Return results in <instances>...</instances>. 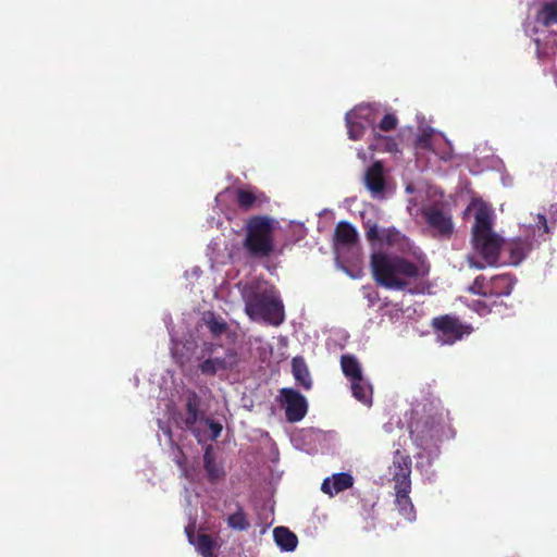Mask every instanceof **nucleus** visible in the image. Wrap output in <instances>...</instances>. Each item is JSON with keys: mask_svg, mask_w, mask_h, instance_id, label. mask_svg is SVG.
Wrapping results in <instances>:
<instances>
[{"mask_svg": "<svg viewBox=\"0 0 557 557\" xmlns=\"http://www.w3.org/2000/svg\"><path fill=\"white\" fill-rule=\"evenodd\" d=\"M371 270L374 281L382 287L391 290H407L414 294L412 282L428 275L429 269L418 267L414 262L384 252L371 255Z\"/></svg>", "mask_w": 557, "mask_h": 557, "instance_id": "nucleus-1", "label": "nucleus"}, {"mask_svg": "<svg viewBox=\"0 0 557 557\" xmlns=\"http://www.w3.org/2000/svg\"><path fill=\"white\" fill-rule=\"evenodd\" d=\"M447 416L448 412L445 413L440 398L428 399L421 414L410 424V437L413 443L422 449L435 446L444 434Z\"/></svg>", "mask_w": 557, "mask_h": 557, "instance_id": "nucleus-2", "label": "nucleus"}, {"mask_svg": "<svg viewBox=\"0 0 557 557\" xmlns=\"http://www.w3.org/2000/svg\"><path fill=\"white\" fill-rule=\"evenodd\" d=\"M275 225L276 221L269 215H253L247 220L243 246L249 257L265 259L274 252Z\"/></svg>", "mask_w": 557, "mask_h": 557, "instance_id": "nucleus-3", "label": "nucleus"}, {"mask_svg": "<svg viewBox=\"0 0 557 557\" xmlns=\"http://www.w3.org/2000/svg\"><path fill=\"white\" fill-rule=\"evenodd\" d=\"M492 226L491 212L486 208H479L472 227V246L490 267L498 263L500 249L504 248L503 238L493 232Z\"/></svg>", "mask_w": 557, "mask_h": 557, "instance_id": "nucleus-4", "label": "nucleus"}, {"mask_svg": "<svg viewBox=\"0 0 557 557\" xmlns=\"http://www.w3.org/2000/svg\"><path fill=\"white\" fill-rule=\"evenodd\" d=\"M245 312L255 319H262L269 324L278 326L285 319L284 306L272 290H252L244 296Z\"/></svg>", "mask_w": 557, "mask_h": 557, "instance_id": "nucleus-5", "label": "nucleus"}, {"mask_svg": "<svg viewBox=\"0 0 557 557\" xmlns=\"http://www.w3.org/2000/svg\"><path fill=\"white\" fill-rule=\"evenodd\" d=\"M218 345L213 343H205L202 347V358L208 356L198 364L199 371L203 375H215L219 371L233 370L239 362L238 354L235 349L228 348L224 357H212L218 349Z\"/></svg>", "mask_w": 557, "mask_h": 557, "instance_id": "nucleus-6", "label": "nucleus"}, {"mask_svg": "<svg viewBox=\"0 0 557 557\" xmlns=\"http://www.w3.org/2000/svg\"><path fill=\"white\" fill-rule=\"evenodd\" d=\"M431 325L438 341L445 345H453L473 331L471 325L462 323L459 318L451 314L435 317Z\"/></svg>", "mask_w": 557, "mask_h": 557, "instance_id": "nucleus-7", "label": "nucleus"}, {"mask_svg": "<svg viewBox=\"0 0 557 557\" xmlns=\"http://www.w3.org/2000/svg\"><path fill=\"white\" fill-rule=\"evenodd\" d=\"M277 400L284 409L285 418L288 422H298L302 420L308 412L306 397L294 388H281Z\"/></svg>", "mask_w": 557, "mask_h": 557, "instance_id": "nucleus-8", "label": "nucleus"}, {"mask_svg": "<svg viewBox=\"0 0 557 557\" xmlns=\"http://www.w3.org/2000/svg\"><path fill=\"white\" fill-rule=\"evenodd\" d=\"M422 216L433 234L449 238L454 232L451 215L440 206L432 205L422 209Z\"/></svg>", "mask_w": 557, "mask_h": 557, "instance_id": "nucleus-9", "label": "nucleus"}, {"mask_svg": "<svg viewBox=\"0 0 557 557\" xmlns=\"http://www.w3.org/2000/svg\"><path fill=\"white\" fill-rule=\"evenodd\" d=\"M363 183L372 198L383 199L386 191L385 169L382 161H374L364 172Z\"/></svg>", "mask_w": 557, "mask_h": 557, "instance_id": "nucleus-10", "label": "nucleus"}, {"mask_svg": "<svg viewBox=\"0 0 557 557\" xmlns=\"http://www.w3.org/2000/svg\"><path fill=\"white\" fill-rule=\"evenodd\" d=\"M201 399L195 391H188L185 398V416L183 418L184 426L193 432L195 437L201 442V432L196 428L198 421H202V412L200 410Z\"/></svg>", "mask_w": 557, "mask_h": 557, "instance_id": "nucleus-11", "label": "nucleus"}, {"mask_svg": "<svg viewBox=\"0 0 557 557\" xmlns=\"http://www.w3.org/2000/svg\"><path fill=\"white\" fill-rule=\"evenodd\" d=\"M411 466L412 460L408 454L399 449L394 453L391 466L393 481L395 483L394 488L411 487Z\"/></svg>", "mask_w": 557, "mask_h": 557, "instance_id": "nucleus-12", "label": "nucleus"}, {"mask_svg": "<svg viewBox=\"0 0 557 557\" xmlns=\"http://www.w3.org/2000/svg\"><path fill=\"white\" fill-rule=\"evenodd\" d=\"M533 236L517 237L504 243V250L509 253V263L518 265L533 249Z\"/></svg>", "mask_w": 557, "mask_h": 557, "instance_id": "nucleus-13", "label": "nucleus"}, {"mask_svg": "<svg viewBox=\"0 0 557 557\" xmlns=\"http://www.w3.org/2000/svg\"><path fill=\"white\" fill-rule=\"evenodd\" d=\"M358 232L349 222L341 221L337 223L334 232V244L337 252L342 249H352L358 246Z\"/></svg>", "mask_w": 557, "mask_h": 557, "instance_id": "nucleus-14", "label": "nucleus"}, {"mask_svg": "<svg viewBox=\"0 0 557 557\" xmlns=\"http://www.w3.org/2000/svg\"><path fill=\"white\" fill-rule=\"evenodd\" d=\"M354 485V478L351 474L346 472H339L333 474L331 478H326L321 485L323 493L334 496L343 491L350 488Z\"/></svg>", "mask_w": 557, "mask_h": 557, "instance_id": "nucleus-15", "label": "nucleus"}, {"mask_svg": "<svg viewBox=\"0 0 557 557\" xmlns=\"http://www.w3.org/2000/svg\"><path fill=\"white\" fill-rule=\"evenodd\" d=\"M395 490V503L398 512L408 521L416 520V509L409 496L411 487H399Z\"/></svg>", "mask_w": 557, "mask_h": 557, "instance_id": "nucleus-16", "label": "nucleus"}, {"mask_svg": "<svg viewBox=\"0 0 557 557\" xmlns=\"http://www.w3.org/2000/svg\"><path fill=\"white\" fill-rule=\"evenodd\" d=\"M515 280L509 274L495 275L488 280V297H502L511 294Z\"/></svg>", "mask_w": 557, "mask_h": 557, "instance_id": "nucleus-17", "label": "nucleus"}, {"mask_svg": "<svg viewBox=\"0 0 557 557\" xmlns=\"http://www.w3.org/2000/svg\"><path fill=\"white\" fill-rule=\"evenodd\" d=\"M203 468L207 472L208 481L212 484L219 482L225 475L223 467L218 465L215 461L213 448L211 445H208L205 449Z\"/></svg>", "mask_w": 557, "mask_h": 557, "instance_id": "nucleus-18", "label": "nucleus"}, {"mask_svg": "<svg viewBox=\"0 0 557 557\" xmlns=\"http://www.w3.org/2000/svg\"><path fill=\"white\" fill-rule=\"evenodd\" d=\"M265 200L267 198L261 191H253L252 189L247 188H238L236 190V203L244 211H248L257 203L261 205Z\"/></svg>", "mask_w": 557, "mask_h": 557, "instance_id": "nucleus-19", "label": "nucleus"}, {"mask_svg": "<svg viewBox=\"0 0 557 557\" xmlns=\"http://www.w3.org/2000/svg\"><path fill=\"white\" fill-rule=\"evenodd\" d=\"M292 372L295 381L306 391L312 387V380L302 357H294L292 360Z\"/></svg>", "mask_w": 557, "mask_h": 557, "instance_id": "nucleus-20", "label": "nucleus"}, {"mask_svg": "<svg viewBox=\"0 0 557 557\" xmlns=\"http://www.w3.org/2000/svg\"><path fill=\"white\" fill-rule=\"evenodd\" d=\"M273 536L276 545L285 552H293L296 549L298 539L295 533L285 527H276L273 530Z\"/></svg>", "mask_w": 557, "mask_h": 557, "instance_id": "nucleus-21", "label": "nucleus"}, {"mask_svg": "<svg viewBox=\"0 0 557 557\" xmlns=\"http://www.w3.org/2000/svg\"><path fill=\"white\" fill-rule=\"evenodd\" d=\"M351 382V392L352 396L364 405H371L372 403V386L370 383L363 377V375L359 376V379H354Z\"/></svg>", "mask_w": 557, "mask_h": 557, "instance_id": "nucleus-22", "label": "nucleus"}, {"mask_svg": "<svg viewBox=\"0 0 557 557\" xmlns=\"http://www.w3.org/2000/svg\"><path fill=\"white\" fill-rule=\"evenodd\" d=\"M202 320L213 337L221 336L228 329L226 321L222 317L216 315L212 311H207L203 314Z\"/></svg>", "mask_w": 557, "mask_h": 557, "instance_id": "nucleus-23", "label": "nucleus"}, {"mask_svg": "<svg viewBox=\"0 0 557 557\" xmlns=\"http://www.w3.org/2000/svg\"><path fill=\"white\" fill-rule=\"evenodd\" d=\"M341 367L343 373L349 381L359 379L362 375L360 363L352 355H343L341 357Z\"/></svg>", "mask_w": 557, "mask_h": 557, "instance_id": "nucleus-24", "label": "nucleus"}, {"mask_svg": "<svg viewBox=\"0 0 557 557\" xmlns=\"http://www.w3.org/2000/svg\"><path fill=\"white\" fill-rule=\"evenodd\" d=\"M536 22L545 27L557 24V2H546L536 14Z\"/></svg>", "mask_w": 557, "mask_h": 557, "instance_id": "nucleus-25", "label": "nucleus"}, {"mask_svg": "<svg viewBox=\"0 0 557 557\" xmlns=\"http://www.w3.org/2000/svg\"><path fill=\"white\" fill-rule=\"evenodd\" d=\"M405 235L395 227H388L380 231V238L376 244H385L392 247H398L405 240Z\"/></svg>", "mask_w": 557, "mask_h": 557, "instance_id": "nucleus-26", "label": "nucleus"}, {"mask_svg": "<svg viewBox=\"0 0 557 557\" xmlns=\"http://www.w3.org/2000/svg\"><path fill=\"white\" fill-rule=\"evenodd\" d=\"M196 546L197 552L202 557H211V555L214 553V550L218 548L216 542L212 539L211 535L200 533L197 536L196 543H194Z\"/></svg>", "mask_w": 557, "mask_h": 557, "instance_id": "nucleus-27", "label": "nucleus"}, {"mask_svg": "<svg viewBox=\"0 0 557 557\" xmlns=\"http://www.w3.org/2000/svg\"><path fill=\"white\" fill-rule=\"evenodd\" d=\"M227 525L236 531H246L250 528V522L244 509L238 506L237 510L227 517Z\"/></svg>", "mask_w": 557, "mask_h": 557, "instance_id": "nucleus-28", "label": "nucleus"}, {"mask_svg": "<svg viewBox=\"0 0 557 557\" xmlns=\"http://www.w3.org/2000/svg\"><path fill=\"white\" fill-rule=\"evenodd\" d=\"M468 290L473 295L488 297V280L484 275L476 276Z\"/></svg>", "mask_w": 557, "mask_h": 557, "instance_id": "nucleus-29", "label": "nucleus"}, {"mask_svg": "<svg viewBox=\"0 0 557 557\" xmlns=\"http://www.w3.org/2000/svg\"><path fill=\"white\" fill-rule=\"evenodd\" d=\"M434 131L432 128H426L422 131L414 139V146L419 149L423 150H433L432 147V137Z\"/></svg>", "mask_w": 557, "mask_h": 557, "instance_id": "nucleus-30", "label": "nucleus"}, {"mask_svg": "<svg viewBox=\"0 0 557 557\" xmlns=\"http://www.w3.org/2000/svg\"><path fill=\"white\" fill-rule=\"evenodd\" d=\"M348 136L351 140H359L364 134V126L360 122L351 121L350 115H346Z\"/></svg>", "mask_w": 557, "mask_h": 557, "instance_id": "nucleus-31", "label": "nucleus"}, {"mask_svg": "<svg viewBox=\"0 0 557 557\" xmlns=\"http://www.w3.org/2000/svg\"><path fill=\"white\" fill-rule=\"evenodd\" d=\"M363 228L366 230V237L371 245H375L380 238V228L376 222L368 219L363 220Z\"/></svg>", "mask_w": 557, "mask_h": 557, "instance_id": "nucleus-32", "label": "nucleus"}, {"mask_svg": "<svg viewBox=\"0 0 557 557\" xmlns=\"http://www.w3.org/2000/svg\"><path fill=\"white\" fill-rule=\"evenodd\" d=\"M398 125V119L394 113H387L380 121L377 127L383 132L394 131Z\"/></svg>", "mask_w": 557, "mask_h": 557, "instance_id": "nucleus-33", "label": "nucleus"}, {"mask_svg": "<svg viewBox=\"0 0 557 557\" xmlns=\"http://www.w3.org/2000/svg\"><path fill=\"white\" fill-rule=\"evenodd\" d=\"M202 421L206 422V424L208 425V428L210 429L211 431V440L212 441H216L220 435H221V432H222V424L220 422H216L212 419H209V418H203Z\"/></svg>", "mask_w": 557, "mask_h": 557, "instance_id": "nucleus-34", "label": "nucleus"}, {"mask_svg": "<svg viewBox=\"0 0 557 557\" xmlns=\"http://www.w3.org/2000/svg\"><path fill=\"white\" fill-rule=\"evenodd\" d=\"M535 225H536L537 230L541 231L543 234H548L549 233V227H548V224H547V220H546V216L544 214H539L537 215Z\"/></svg>", "mask_w": 557, "mask_h": 557, "instance_id": "nucleus-35", "label": "nucleus"}, {"mask_svg": "<svg viewBox=\"0 0 557 557\" xmlns=\"http://www.w3.org/2000/svg\"><path fill=\"white\" fill-rule=\"evenodd\" d=\"M467 262L470 268L478 269V270H483L487 265L485 261L484 262L478 261L474 256H468Z\"/></svg>", "mask_w": 557, "mask_h": 557, "instance_id": "nucleus-36", "label": "nucleus"}, {"mask_svg": "<svg viewBox=\"0 0 557 557\" xmlns=\"http://www.w3.org/2000/svg\"><path fill=\"white\" fill-rule=\"evenodd\" d=\"M473 309H474L479 314H481V315L486 314V313H488V312L491 311V309L488 308V306H487L485 302L481 301V300H475V301L473 302Z\"/></svg>", "mask_w": 557, "mask_h": 557, "instance_id": "nucleus-37", "label": "nucleus"}, {"mask_svg": "<svg viewBox=\"0 0 557 557\" xmlns=\"http://www.w3.org/2000/svg\"><path fill=\"white\" fill-rule=\"evenodd\" d=\"M386 140V150L389 152L397 151V144L392 138H385Z\"/></svg>", "mask_w": 557, "mask_h": 557, "instance_id": "nucleus-38", "label": "nucleus"}, {"mask_svg": "<svg viewBox=\"0 0 557 557\" xmlns=\"http://www.w3.org/2000/svg\"><path fill=\"white\" fill-rule=\"evenodd\" d=\"M186 532H187V535H188L189 541H190L191 543H194V542L191 541V539H193V531H189V530L187 529V530H186Z\"/></svg>", "mask_w": 557, "mask_h": 557, "instance_id": "nucleus-39", "label": "nucleus"}, {"mask_svg": "<svg viewBox=\"0 0 557 557\" xmlns=\"http://www.w3.org/2000/svg\"><path fill=\"white\" fill-rule=\"evenodd\" d=\"M177 465H178L182 469H184V471L186 470V469H185V467H184V463H183L182 461H177Z\"/></svg>", "mask_w": 557, "mask_h": 557, "instance_id": "nucleus-40", "label": "nucleus"}, {"mask_svg": "<svg viewBox=\"0 0 557 557\" xmlns=\"http://www.w3.org/2000/svg\"><path fill=\"white\" fill-rule=\"evenodd\" d=\"M535 44H536V46H537V49H540V39H536V40H535Z\"/></svg>", "mask_w": 557, "mask_h": 557, "instance_id": "nucleus-41", "label": "nucleus"}, {"mask_svg": "<svg viewBox=\"0 0 557 557\" xmlns=\"http://www.w3.org/2000/svg\"><path fill=\"white\" fill-rule=\"evenodd\" d=\"M211 557H216V556H215V555H214V553H213V554L211 555Z\"/></svg>", "mask_w": 557, "mask_h": 557, "instance_id": "nucleus-42", "label": "nucleus"}]
</instances>
